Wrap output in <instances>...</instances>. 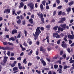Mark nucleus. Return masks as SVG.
Instances as JSON below:
<instances>
[{
  "instance_id": "f8f14e48",
  "label": "nucleus",
  "mask_w": 74,
  "mask_h": 74,
  "mask_svg": "<svg viewBox=\"0 0 74 74\" xmlns=\"http://www.w3.org/2000/svg\"><path fill=\"white\" fill-rule=\"evenodd\" d=\"M66 20V18H65L64 17L61 18L60 22H62V23H63V22L64 21H65V20Z\"/></svg>"
},
{
  "instance_id": "aec40b11",
  "label": "nucleus",
  "mask_w": 74,
  "mask_h": 74,
  "mask_svg": "<svg viewBox=\"0 0 74 74\" xmlns=\"http://www.w3.org/2000/svg\"><path fill=\"white\" fill-rule=\"evenodd\" d=\"M73 3L74 2L73 1L69 3V5L71 6V5H72V4H73Z\"/></svg>"
},
{
  "instance_id": "4be33fe9",
  "label": "nucleus",
  "mask_w": 74,
  "mask_h": 74,
  "mask_svg": "<svg viewBox=\"0 0 74 74\" xmlns=\"http://www.w3.org/2000/svg\"><path fill=\"white\" fill-rule=\"evenodd\" d=\"M58 26H57L56 27H55L53 28V29H54L55 30H56L58 29Z\"/></svg>"
},
{
  "instance_id": "393cba45",
  "label": "nucleus",
  "mask_w": 74,
  "mask_h": 74,
  "mask_svg": "<svg viewBox=\"0 0 74 74\" xmlns=\"http://www.w3.org/2000/svg\"><path fill=\"white\" fill-rule=\"evenodd\" d=\"M26 61V59H24L23 60V63H25V64H26L27 62H25Z\"/></svg>"
},
{
  "instance_id": "c9c22d12",
  "label": "nucleus",
  "mask_w": 74,
  "mask_h": 74,
  "mask_svg": "<svg viewBox=\"0 0 74 74\" xmlns=\"http://www.w3.org/2000/svg\"><path fill=\"white\" fill-rule=\"evenodd\" d=\"M15 66V64L14 63H13L11 65V67H14Z\"/></svg>"
},
{
  "instance_id": "7c9ffc66",
  "label": "nucleus",
  "mask_w": 74,
  "mask_h": 74,
  "mask_svg": "<svg viewBox=\"0 0 74 74\" xmlns=\"http://www.w3.org/2000/svg\"><path fill=\"white\" fill-rule=\"evenodd\" d=\"M40 8H41V10H42V9H43V5H42V4H41L40 5Z\"/></svg>"
},
{
  "instance_id": "39448f33",
  "label": "nucleus",
  "mask_w": 74,
  "mask_h": 74,
  "mask_svg": "<svg viewBox=\"0 0 74 74\" xmlns=\"http://www.w3.org/2000/svg\"><path fill=\"white\" fill-rule=\"evenodd\" d=\"M68 38H70V39H71L72 40L74 39V35H68Z\"/></svg>"
},
{
  "instance_id": "09e8293b",
  "label": "nucleus",
  "mask_w": 74,
  "mask_h": 74,
  "mask_svg": "<svg viewBox=\"0 0 74 74\" xmlns=\"http://www.w3.org/2000/svg\"><path fill=\"white\" fill-rule=\"evenodd\" d=\"M40 18H43V14H42V13H41L40 14Z\"/></svg>"
},
{
  "instance_id": "e433bc0d",
  "label": "nucleus",
  "mask_w": 74,
  "mask_h": 74,
  "mask_svg": "<svg viewBox=\"0 0 74 74\" xmlns=\"http://www.w3.org/2000/svg\"><path fill=\"white\" fill-rule=\"evenodd\" d=\"M61 40V39H60L57 42V44H60V41Z\"/></svg>"
},
{
  "instance_id": "2f4dec72",
  "label": "nucleus",
  "mask_w": 74,
  "mask_h": 74,
  "mask_svg": "<svg viewBox=\"0 0 74 74\" xmlns=\"http://www.w3.org/2000/svg\"><path fill=\"white\" fill-rule=\"evenodd\" d=\"M45 3H46L45 1H42V4H43L44 5H45Z\"/></svg>"
},
{
  "instance_id": "69168bd1",
  "label": "nucleus",
  "mask_w": 74,
  "mask_h": 74,
  "mask_svg": "<svg viewBox=\"0 0 74 74\" xmlns=\"http://www.w3.org/2000/svg\"><path fill=\"white\" fill-rule=\"evenodd\" d=\"M21 12V11H19L18 12H17V14H18V15Z\"/></svg>"
},
{
  "instance_id": "0eeeda50",
  "label": "nucleus",
  "mask_w": 74,
  "mask_h": 74,
  "mask_svg": "<svg viewBox=\"0 0 74 74\" xmlns=\"http://www.w3.org/2000/svg\"><path fill=\"white\" fill-rule=\"evenodd\" d=\"M6 12L8 14L10 13V10L9 9H7V10L5 9L4 11V13L5 14Z\"/></svg>"
},
{
  "instance_id": "37998d69",
  "label": "nucleus",
  "mask_w": 74,
  "mask_h": 74,
  "mask_svg": "<svg viewBox=\"0 0 74 74\" xmlns=\"http://www.w3.org/2000/svg\"><path fill=\"white\" fill-rule=\"evenodd\" d=\"M62 5L59 6L57 8L58 9H60V8H62Z\"/></svg>"
},
{
  "instance_id": "9d476101",
  "label": "nucleus",
  "mask_w": 74,
  "mask_h": 74,
  "mask_svg": "<svg viewBox=\"0 0 74 74\" xmlns=\"http://www.w3.org/2000/svg\"><path fill=\"white\" fill-rule=\"evenodd\" d=\"M8 57L5 56L4 57V59L3 60V62H4L5 63V62H7V59H8Z\"/></svg>"
},
{
  "instance_id": "4d7b16f0",
  "label": "nucleus",
  "mask_w": 74,
  "mask_h": 74,
  "mask_svg": "<svg viewBox=\"0 0 74 74\" xmlns=\"http://www.w3.org/2000/svg\"><path fill=\"white\" fill-rule=\"evenodd\" d=\"M62 71V69L60 68H58V69L57 70V71Z\"/></svg>"
},
{
  "instance_id": "cd10ccee",
  "label": "nucleus",
  "mask_w": 74,
  "mask_h": 74,
  "mask_svg": "<svg viewBox=\"0 0 74 74\" xmlns=\"http://www.w3.org/2000/svg\"><path fill=\"white\" fill-rule=\"evenodd\" d=\"M54 67L55 69H57V68L58 67V65H54Z\"/></svg>"
},
{
  "instance_id": "e2e57ef3",
  "label": "nucleus",
  "mask_w": 74,
  "mask_h": 74,
  "mask_svg": "<svg viewBox=\"0 0 74 74\" xmlns=\"http://www.w3.org/2000/svg\"><path fill=\"white\" fill-rule=\"evenodd\" d=\"M22 50L23 51H25V50H26V48H23V47L22 48Z\"/></svg>"
},
{
  "instance_id": "1a4fd4ad",
  "label": "nucleus",
  "mask_w": 74,
  "mask_h": 74,
  "mask_svg": "<svg viewBox=\"0 0 74 74\" xmlns=\"http://www.w3.org/2000/svg\"><path fill=\"white\" fill-rule=\"evenodd\" d=\"M60 26L63 29H66V24H62L60 25Z\"/></svg>"
},
{
  "instance_id": "c756f323",
  "label": "nucleus",
  "mask_w": 74,
  "mask_h": 74,
  "mask_svg": "<svg viewBox=\"0 0 74 74\" xmlns=\"http://www.w3.org/2000/svg\"><path fill=\"white\" fill-rule=\"evenodd\" d=\"M3 62L4 63H1V64H2L3 66H4V65H5V63H6V62Z\"/></svg>"
},
{
  "instance_id": "13d9d810",
  "label": "nucleus",
  "mask_w": 74,
  "mask_h": 74,
  "mask_svg": "<svg viewBox=\"0 0 74 74\" xmlns=\"http://www.w3.org/2000/svg\"><path fill=\"white\" fill-rule=\"evenodd\" d=\"M10 51H8L7 53V55L8 56H10Z\"/></svg>"
},
{
  "instance_id": "a211bd4d",
  "label": "nucleus",
  "mask_w": 74,
  "mask_h": 74,
  "mask_svg": "<svg viewBox=\"0 0 74 74\" xmlns=\"http://www.w3.org/2000/svg\"><path fill=\"white\" fill-rule=\"evenodd\" d=\"M16 22L18 24H20L21 23V20L19 19L18 21H17Z\"/></svg>"
},
{
  "instance_id": "a19ab883",
  "label": "nucleus",
  "mask_w": 74,
  "mask_h": 74,
  "mask_svg": "<svg viewBox=\"0 0 74 74\" xmlns=\"http://www.w3.org/2000/svg\"><path fill=\"white\" fill-rule=\"evenodd\" d=\"M32 63H31L30 62L28 63V66H32Z\"/></svg>"
},
{
  "instance_id": "4c0bfd02",
  "label": "nucleus",
  "mask_w": 74,
  "mask_h": 74,
  "mask_svg": "<svg viewBox=\"0 0 74 74\" xmlns=\"http://www.w3.org/2000/svg\"><path fill=\"white\" fill-rule=\"evenodd\" d=\"M41 18V21H42V22H43V23H44L45 22L44 21V18Z\"/></svg>"
},
{
  "instance_id": "5701e85b",
  "label": "nucleus",
  "mask_w": 74,
  "mask_h": 74,
  "mask_svg": "<svg viewBox=\"0 0 74 74\" xmlns=\"http://www.w3.org/2000/svg\"><path fill=\"white\" fill-rule=\"evenodd\" d=\"M67 68V65H64V70H66Z\"/></svg>"
},
{
  "instance_id": "c85d7f7f",
  "label": "nucleus",
  "mask_w": 74,
  "mask_h": 74,
  "mask_svg": "<svg viewBox=\"0 0 74 74\" xmlns=\"http://www.w3.org/2000/svg\"><path fill=\"white\" fill-rule=\"evenodd\" d=\"M15 10H13L12 11V14L14 15V14H15Z\"/></svg>"
},
{
  "instance_id": "2eb2a0df",
  "label": "nucleus",
  "mask_w": 74,
  "mask_h": 74,
  "mask_svg": "<svg viewBox=\"0 0 74 74\" xmlns=\"http://www.w3.org/2000/svg\"><path fill=\"white\" fill-rule=\"evenodd\" d=\"M58 35V33H54L53 34V37H56V36Z\"/></svg>"
},
{
  "instance_id": "338daca9",
  "label": "nucleus",
  "mask_w": 74,
  "mask_h": 74,
  "mask_svg": "<svg viewBox=\"0 0 74 74\" xmlns=\"http://www.w3.org/2000/svg\"><path fill=\"white\" fill-rule=\"evenodd\" d=\"M36 55H38V52L37 51H36Z\"/></svg>"
},
{
  "instance_id": "a878e982",
  "label": "nucleus",
  "mask_w": 74,
  "mask_h": 74,
  "mask_svg": "<svg viewBox=\"0 0 74 74\" xmlns=\"http://www.w3.org/2000/svg\"><path fill=\"white\" fill-rule=\"evenodd\" d=\"M69 44H71L72 42H73V41L71 40H69Z\"/></svg>"
},
{
  "instance_id": "680f3d73",
  "label": "nucleus",
  "mask_w": 74,
  "mask_h": 74,
  "mask_svg": "<svg viewBox=\"0 0 74 74\" xmlns=\"http://www.w3.org/2000/svg\"><path fill=\"white\" fill-rule=\"evenodd\" d=\"M74 62V60H72L70 62V63H73Z\"/></svg>"
},
{
  "instance_id": "052dcab7",
  "label": "nucleus",
  "mask_w": 74,
  "mask_h": 74,
  "mask_svg": "<svg viewBox=\"0 0 74 74\" xmlns=\"http://www.w3.org/2000/svg\"><path fill=\"white\" fill-rule=\"evenodd\" d=\"M24 55V53H23V52H22L21 54H20V56H23Z\"/></svg>"
},
{
  "instance_id": "864d4df0",
  "label": "nucleus",
  "mask_w": 74,
  "mask_h": 74,
  "mask_svg": "<svg viewBox=\"0 0 74 74\" xmlns=\"http://www.w3.org/2000/svg\"><path fill=\"white\" fill-rule=\"evenodd\" d=\"M56 1L58 4H59V3H60V1L59 0H56Z\"/></svg>"
},
{
  "instance_id": "473e14b6",
  "label": "nucleus",
  "mask_w": 74,
  "mask_h": 74,
  "mask_svg": "<svg viewBox=\"0 0 74 74\" xmlns=\"http://www.w3.org/2000/svg\"><path fill=\"white\" fill-rule=\"evenodd\" d=\"M23 45L24 46H25V47H27V44L26 43H25V42H24Z\"/></svg>"
},
{
  "instance_id": "de8ad7c7",
  "label": "nucleus",
  "mask_w": 74,
  "mask_h": 74,
  "mask_svg": "<svg viewBox=\"0 0 74 74\" xmlns=\"http://www.w3.org/2000/svg\"><path fill=\"white\" fill-rule=\"evenodd\" d=\"M17 38H21V34H19L18 35V36H17Z\"/></svg>"
},
{
  "instance_id": "6e6552de",
  "label": "nucleus",
  "mask_w": 74,
  "mask_h": 74,
  "mask_svg": "<svg viewBox=\"0 0 74 74\" xmlns=\"http://www.w3.org/2000/svg\"><path fill=\"white\" fill-rule=\"evenodd\" d=\"M61 45L62 47H63V48H67V45L66 44H62Z\"/></svg>"
},
{
  "instance_id": "8fccbe9b",
  "label": "nucleus",
  "mask_w": 74,
  "mask_h": 74,
  "mask_svg": "<svg viewBox=\"0 0 74 74\" xmlns=\"http://www.w3.org/2000/svg\"><path fill=\"white\" fill-rule=\"evenodd\" d=\"M22 58V57H20L17 58V60H21V59Z\"/></svg>"
},
{
  "instance_id": "0e129e2a",
  "label": "nucleus",
  "mask_w": 74,
  "mask_h": 74,
  "mask_svg": "<svg viewBox=\"0 0 74 74\" xmlns=\"http://www.w3.org/2000/svg\"><path fill=\"white\" fill-rule=\"evenodd\" d=\"M57 58H58V57L56 56H55L53 58L54 59H57Z\"/></svg>"
},
{
  "instance_id": "774afa93",
  "label": "nucleus",
  "mask_w": 74,
  "mask_h": 74,
  "mask_svg": "<svg viewBox=\"0 0 74 74\" xmlns=\"http://www.w3.org/2000/svg\"><path fill=\"white\" fill-rule=\"evenodd\" d=\"M74 46V43H73L71 45V47H73Z\"/></svg>"
},
{
  "instance_id": "6e6d98bb",
  "label": "nucleus",
  "mask_w": 74,
  "mask_h": 74,
  "mask_svg": "<svg viewBox=\"0 0 74 74\" xmlns=\"http://www.w3.org/2000/svg\"><path fill=\"white\" fill-rule=\"evenodd\" d=\"M50 27V25H48L47 26H46V28H47V29H49Z\"/></svg>"
},
{
  "instance_id": "72a5a7b5",
  "label": "nucleus",
  "mask_w": 74,
  "mask_h": 74,
  "mask_svg": "<svg viewBox=\"0 0 74 74\" xmlns=\"http://www.w3.org/2000/svg\"><path fill=\"white\" fill-rule=\"evenodd\" d=\"M10 60H14L15 58H14V57H11L10 58Z\"/></svg>"
},
{
  "instance_id": "a18cd8bd",
  "label": "nucleus",
  "mask_w": 74,
  "mask_h": 74,
  "mask_svg": "<svg viewBox=\"0 0 74 74\" xmlns=\"http://www.w3.org/2000/svg\"><path fill=\"white\" fill-rule=\"evenodd\" d=\"M67 51L68 52H69V53H70V52H71L70 49L69 48L68 49H67Z\"/></svg>"
},
{
  "instance_id": "7ed1b4c3",
  "label": "nucleus",
  "mask_w": 74,
  "mask_h": 74,
  "mask_svg": "<svg viewBox=\"0 0 74 74\" xmlns=\"http://www.w3.org/2000/svg\"><path fill=\"white\" fill-rule=\"evenodd\" d=\"M13 71H14L13 72L14 74H15V73H17V72H18V71L19 70H18V67H15L13 69ZM18 70V71H16Z\"/></svg>"
},
{
  "instance_id": "423d86ee",
  "label": "nucleus",
  "mask_w": 74,
  "mask_h": 74,
  "mask_svg": "<svg viewBox=\"0 0 74 74\" xmlns=\"http://www.w3.org/2000/svg\"><path fill=\"white\" fill-rule=\"evenodd\" d=\"M58 33H59L60 31L61 32H63V31L64 29L63 28H61L60 27H59L58 28Z\"/></svg>"
},
{
  "instance_id": "79ce46f5",
  "label": "nucleus",
  "mask_w": 74,
  "mask_h": 74,
  "mask_svg": "<svg viewBox=\"0 0 74 74\" xmlns=\"http://www.w3.org/2000/svg\"><path fill=\"white\" fill-rule=\"evenodd\" d=\"M18 67L20 70L22 69V66H18Z\"/></svg>"
},
{
  "instance_id": "49530a36",
  "label": "nucleus",
  "mask_w": 74,
  "mask_h": 74,
  "mask_svg": "<svg viewBox=\"0 0 74 74\" xmlns=\"http://www.w3.org/2000/svg\"><path fill=\"white\" fill-rule=\"evenodd\" d=\"M20 18L21 19H24V17H23V16L22 15H21L20 16Z\"/></svg>"
},
{
  "instance_id": "603ef678",
  "label": "nucleus",
  "mask_w": 74,
  "mask_h": 74,
  "mask_svg": "<svg viewBox=\"0 0 74 74\" xmlns=\"http://www.w3.org/2000/svg\"><path fill=\"white\" fill-rule=\"evenodd\" d=\"M60 35H57V36H56V38H60Z\"/></svg>"
},
{
  "instance_id": "ddd939ff",
  "label": "nucleus",
  "mask_w": 74,
  "mask_h": 74,
  "mask_svg": "<svg viewBox=\"0 0 74 74\" xmlns=\"http://www.w3.org/2000/svg\"><path fill=\"white\" fill-rule=\"evenodd\" d=\"M17 33V30L15 29L12 31V33L13 34H15V33Z\"/></svg>"
},
{
  "instance_id": "f03ea898",
  "label": "nucleus",
  "mask_w": 74,
  "mask_h": 74,
  "mask_svg": "<svg viewBox=\"0 0 74 74\" xmlns=\"http://www.w3.org/2000/svg\"><path fill=\"white\" fill-rule=\"evenodd\" d=\"M27 5L28 6H29V7L31 8V10L34 8V4L32 3H29Z\"/></svg>"
},
{
  "instance_id": "58836bf2",
  "label": "nucleus",
  "mask_w": 74,
  "mask_h": 74,
  "mask_svg": "<svg viewBox=\"0 0 74 74\" xmlns=\"http://www.w3.org/2000/svg\"><path fill=\"white\" fill-rule=\"evenodd\" d=\"M3 44L4 45H6L8 44V43L7 42H3Z\"/></svg>"
},
{
  "instance_id": "bf43d9fd",
  "label": "nucleus",
  "mask_w": 74,
  "mask_h": 74,
  "mask_svg": "<svg viewBox=\"0 0 74 74\" xmlns=\"http://www.w3.org/2000/svg\"><path fill=\"white\" fill-rule=\"evenodd\" d=\"M59 67H60V69H62V68H63V66L61 65H59Z\"/></svg>"
},
{
  "instance_id": "3c124183",
  "label": "nucleus",
  "mask_w": 74,
  "mask_h": 74,
  "mask_svg": "<svg viewBox=\"0 0 74 74\" xmlns=\"http://www.w3.org/2000/svg\"><path fill=\"white\" fill-rule=\"evenodd\" d=\"M63 53V51H61L60 52V55H62Z\"/></svg>"
},
{
  "instance_id": "bb28decb",
  "label": "nucleus",
  "mask_w": 74,
  "mask_h": 74,
  "mask_svg": "<svg viewBox=\"0 0 74 74\" xmlns=\"http://www.w3.org/2000/svg\"><path fill=\"white\" fill-rule=\"evenodd\" d=\"M24 34H25V36H27V32L25 30L24 31Z\"/></svg>"
},
{
  "instance_id": "20e7f679",
  "label": "nucleus",
  "mask_w": 74,
  "mask_h": 74,
  "mask_svg": "<svg viewBox=\"0 0 74 74\" xmlns=\"http://www.w3.org/2000/svg\"><path fill=\"white\" fill-rule=\"evenodd\" d=\"M40 61L42 62V63L43 64V65L44 66H46V64H47L46 63V62L44 60H43V59L42 58H41L40 59Z\"/></svg>"
},
{
  "instance_id": "c03bdc74",
  "label": "nucleus",
  "mask_w": 74,
  "mask_h": 74,
  "mask_svg": "<svg viewBox=\"0 0 74 74\" xmlns=\"http://www.w3.org/2000/svg\"><path fill=\"white\" fill-rule=\"evenodd\" d=\"M8 44L10 45H13V44L12 43H10V42H8Z\"/></svg>"
},
{
  "instance_id": "b1692460",
  "label": "nucleus",
  "mask_w": 74,
  "mask_h": 74,
  "mask_svg": "<svg viewBox=\"0 0 74 74\" xmlns=\"http://www.w3.org/2000/svg\"><path fill=\"white\" fill-rule=\"evenodd\" d=\"M0 49H3V50H5V48L3 47H1V46H0Z\"/></svg>"
},
{
  "instance_id": "f3484780",
  "label": "nucleus",
  "mask_w": 74,
  "mask_h": 74,
  "mask_svg": "<svg viewBox=\"0 0 74 74\" xmlns=\"http://www.w3.org/2000/svg\"><path fill=\"white\" fill-rule=\"evenodd\" d=\"M32 53H33V51L32 50H31L30 51V52H29L28 53V55H32Z\"/></svg>"
},
{
  "instance_id": "f704fd0d",
  "label": "nucleus",
  "mask_w": 74,
  "mask_h": 74,
  "mask_svg": "<svg viewBox=\"0 0 74 74\" xmlns=\"http://www.w3.org/2000/svg\"><path fill=\"white\" fill-rule=\"evenodd\" d=\"M44 50V49H43V48H42V47H40V51H42Z\"/></svg>"
},
{
  "instance_id": "dca6fc26",
  "label": "nucleus",
  "mask_w": 74,
  "mask_h": 74,
  "mask_svg": "<svg viewBox=\"0 0 74 74\" xmlns=\"http://www.w3.org/2000/svg\"><path fill=\"white\" fill-rule=\"evenodd\" d=\"M51 49H52V48L51 47L49 46L47 47V50L48 51H50Z\"/></svg>"
},
{
  "instance_id": "ea45409f",
  "label": "nucleus",
  "mask_w": 74,
  "mask_h": 74,
  "mask_svg": "<svg viewBox=\"0 0 74 74\" xmlns=\"http://www.w3.org/2000/svg\"><path fill=\"white\" fill-rule=\"evenodd\" d=\"M31 17L32 18H34V14H32L31 15Z\"/></svg>"
},
{
  "instance_id": "4468645a",
  "label": "nucleus",
  "mask_w": 74,
  "mask_h": 74,
  "mask_svg": "<svg viewBox=\"0 0 74 74\" xmlns=\"http://www.w3.org/2000/svg\"><path fill=\"white\" fill-rule=\"evenodd\" d=\"M66 10L67 12H70L71 11V8L70 7H68L66 9Z\"/></svg>"
},
{
  "instance_id": "f257e3e1",
  "label": "nucleus",
  "mask_w": 74,
  "mask_h": 74,
  "mask_svg": "<svg viewBox=\"0 0 74 74\" xmlns=\"http://www.w3.org/2000/svg\"><path fill=\"white\" fill-rule=\"evenodd\" d=\"M40 27H37V28L36 29V32H35V35L33 34V35L35 38H34V40H37V38H38V36L41 33V31L40 30Z\"/></svg>"
},
{
  "instance_id": "5fc2aeb1",
  "label": "nucleus",
  "mask_w": 74,
  "mask_h": 74,
  "mask_svg": "<svg viewBox=\"0 0 74 74\" xmlns=\"http://www.w3.org/2000/svg\"><path fill=\"white\" fill-rule=\"evenodd\" d=\"M10 40L12 41H15V39L14 38H11Z\"/></svg>"
},
{
  "instance_id": "9b49d317",
  "label": "nucleus",
  "mask_w": 74,
  "mask_h": 74,
  "mask_svg": "<svg viewBox=\"0 0 74 74\" xmlns=\"http://www.w3.org/2000/svg\"><path fill=\"white\" fill-rule=\"evenodd\" d=\"M24 6V4H23V2H21L20 3V5L19 6V8H22V7H23Z\"/></svg>"
},
{
  "instance_id": "412c9836",
  "label": "nucleus",
  "mask_w": 74,
  "mask_h": 74,
  "mask_svg": "<svg viewBox=\"0 0 74 74\" xmlns=\"http://www.w3.org/2000/svg\"><path fill=\"white\" fill-rule=\"evenodd\" d=\"M36 73H38V74H41V71H38V70H36Z\"/></svg>"
},
{
  "instance_id": "6ab92c4d",
  "label": "nucleus",
  "mask_w": 74,
  "mask_h": 74,
  "mask_svg": "<svg viewBox=\"0 0 74 74\" xmlns=\"http://www.w3.org/2000/svg\"><path fill=\"white\" fill-rule=\"evenodd\" d=\"M29 22H30L32 24V23H33V19L31 18L29 20Z\"/></svg>"
}]
</instances>
